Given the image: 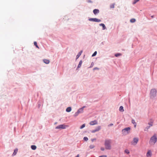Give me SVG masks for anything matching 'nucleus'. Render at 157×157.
<instances>
[{"label": "nucleus", "instance_id": "46", "mask_svg": "<svg viewBox=\"0 0 157 157\" xmlns=\"http://www.w3.org/2000/svg\"><path fill=\"white\" fill-rule=\"evenodd\" d=\"M153 17H154V16H151V17L152 18H153Z\"/></svg>", "mask_w": 157, "mask_h": 157}, {"label": "nucleus", "instance_id": "14", "mask_svg": "<svg viewBox=\"0 0 157 157\" xmlns=\"http://www.w3.org/2000/svg\"><path fill=\"white\" fill-rule=\"evenodd\" d=\"M82 50L81 51H80L77 54V55L76 56V59H78L79 57L81 56V55L82 53Z\"/></svg>", "mask_w": 157, "mask_h": 157}, {"label": "nucleus", "instance_id": "11", "mask_svg": "<svg viewBox=\"0 0 157 157\" xmlns=\"http://www.w3.org/2000/svg\"><path fill=\"white\" fill-rule=\"evenodd\" d=\"M93 12L95 15H96V14L99 13V10L98 9H95L93 10Z\"/></svg>", "mask_w": 157, "mask_h": 157}, {"label": "nucleus", "instance_id": "28", "mask_svg": "<svg viewBox=\"0 0 157 157\" xmlns=\"http://www.w3.org/2000/svg\"><path fill=\"white\" fill-rule=\"evenodd\" d=\"M140 0H134L133 2H132V4H135L137 2H138Z\"/></svg>", "mask_w": 157, "mask_h": 157}, {"label": "nucleus", "instance_id": "24", "mask_svg": "<svg viewBox=\"0 0 157 157\" xmlns=\"http://www.w3.org/2000/svg\"><path fill=\"white\" fill-rule=\"evenodd\" d=\"M79 113L77 111V112H76L75 114H74V116L75 117H77V116H78V115L79 114Z\"/></svg>", "mask_w": 157, "mask_h": 157}, {"label": "nucleus", "instance_id": "39", "mask_svg": "<svg viewBox=\"0 0 157 157\" xmlns=\"http://www.w3.org/2000/svg\"><path fill=\"white\" fill-rule=\"evenodd\" d=\"M99 157H107V156L106 155H102L100 156Z\"/></svg>", "mask_w": 157, "mask_h": 157}, {"label": "nucleus", "instance_id": "33", "mask_svg": "<svg viewBox=\"0 0 157 157\" xmlns=\"http://www.w3.org/2000/svg\"><path fill=\"white\" fill-rule=\"evenodd\" d=\"M124 151L127 154H128L129 153V151L128 150H127V149H126Z\"/></svg>", "mask_w": 157, "mask_h": 157}, {"label": "nucleus", "instance_id": "23", "mask_svg": "<svg viewBox=\"0 0 157 157\" xmlns=\"http://www.w3.org/2000/svg\"><path fill=\"white\" fill-rule=\"evenodd\" d=\"M34 45L36 46V47L38 48H39V47H38V46L37 45V42L36 41H35L34 42Z\"/></svg>", "mask_w": 157, "mask_h": 157}, {"label": "nucleus", "instance_id": "34", "mask_svg": "<svg viewBox=\"0 0 157 157\" xmlns=\"http://www.w3.org/2000/svg\"><path fill=\"white\" fill-rule=\"evenodd\" d=\"M99 70V68L98 67H94V69H93V70Z\"/></svg>", "mask_w": 157, "mask_h": 157}, {"label": "nucleus", "instance_id": "16", "mask_svg": "<svg viewBox=\"0 0 157 157\" xmlns=\"http://www.w3.org/2000/svg\"><path fill=\"white\" fill-rule=\"evenodd\" d=\"M43 60L44 62L47 64H48L50 62V61L48 59H44Z\"/></svg>", "mask_w": 157, "mask_h": 157}, {"label": "nucleus", "instance_id": "38", "mask_svg": "<svg viewBox=\"0 0 157 157\" xmlns=\"http://www.w3.org/2000/svg\"><path fill=\"white\" fill-rule=\"evenodd\" d=\"M96 140V139H91V141L92 142H94V140Z\"/></svg>", "mask_w": 157, "mask_h": 157}, {"label": "nucleus", "instance_id": "15", "mask_svg": "<svg viewBox=\"0 0 157 157\" xmlns=\"http://www.w3.org/2000/svg\"><path fill=\"white\" fill-rule=\"evenodd\" d=\"M82 60H80L79 63V64L78 65V66L77 67V69L78 68H79L81 67L82 64Z\"/></svg>", "mask_w": 157, "mask_h": 157}, {"label": "nucleus", "instance_id": "45", "mask_svg": "<svg viewBox=\"0 0 157 157\" xmlns=\"http://www.w3.org/2000/svg\"><path fill=\"white\" fill-rule=\"evenodd\" d=\"M101 44H104V43H103V42H101Z\"/></svg>", "mask_w": 157, "mask_h": 157}, {"label": "nucleus", "instance_id": "21", "mask_svg": "<svg viewBox=\"0 0 157 157\" xmlns=\"http://www.w3.org/2000/svg\"><path fill=\"white\" fill-rule=\"evenodd\" d=\"M136 21V20L134 18H132L130 20V22L131 23H134Z\"/></svg>", "mask_w": 157, "mask_h": 157}, {"label": "nucleus", "instance_id": "10", "mask_svg": "<svg viewBox=\"0 0 157 157\" xmlns=\"http://www.w3.org/2000/svg\"><path fill=\"white\" fill-rule=\"evenodd\" d=\"M98 124V122L97 121L94 120L93 121L90 122V124L91 125H93L95 124Z\"/></svg>", "mask_w": 157, "mask_h": 157}, {"label": "nucleus", "instance_id": "4", "mask_svg": "<svg viewBox=\"0 0 157 157\" xmlns=\"http://www.w3.org/2000/svg\"><path fill=\"white\" fill-rule=\"evenodd\" d=\"M130 128L129 127L124 128L122 130V134L124 135L128 134L130 132Z\"/></svg>", "mask_w": 157, "mask_h": 157}, {"label": "nucleus", "instance_id": "20", "mask_svg": "<svg viewBox=\"0 0 157 157\" xmlns=\"http://www.w3.org/2000/svg\"><path fill=\"white\" fill-rule=\"evenodd\" d=\"M31 148L33 150H35L36 148V147L34 145H32L31 146Z\"/></svg>", "mask_w": 157, "mask_h": 157}, {"label": "nucleus", "instance_id": "25", "mask_svg": "<svg viewBox=\"0 0 157 157\" xmlns=\"http://www.w3.org/2000/svg\"><path fill=\"white\" fill-rule=\"evenodd\" d=\"M17 150H15L14 151L13 153V155H16L17 152Z\"/></svg>", "mask_w": 157, "mask_h": 157}, {"label": "nucleus", "instance_id": "40", "mask_svg": "<svg viewBox=\"0 0 157 157\" xmlns=\"http://www.w3.org/2000/svg\"><path fill=\"white\" fill-rule=\"evenodd\" d=\"M87 2H88V3H92V2L90 0H88L87 1Z\"/></svg>", "mask_w": 157, "mask_h": 157}, {"label": "nucleus", "instance_id": "30", "mask_svg": "<svg viewBox=\"0 0 157 157\" xmlns=\"http://www.w3.org/2000/svg\"><path fill=\"white\" fill-rule=\"evenodd\" d=\"M83 140L86 141H87L88 140V139L87 137H85L83 138Z\"/></svg>", "mask_w": 157, "mask_h": 157}, {"label": "nucleus", "instance_id": "37", "mask_svg": "<svg viewBox=\"0 0 157 157\" xmlns=\"http://www.w3.org/2000/svg\"><path fill=\"white\" fill-rule=\"evenodd\" d=\"M113 124L111 123V124H109V125H108V127H109V126H113Z\"/></svg>", "mask_w": 157, "mask_h": 157}, {"label": "nucleus", "instance_id": "3", "mask_svg": "<svg viewBox=\"0 0 157 157\" xmlns=\"http://www.w3.org/2000/svg\"><path fill=\"white\" fill-rule=\"evenodd\" d=\"M157 141V137L155 134L152 136L150 140L149 143L150 144H155Z\"/></svg>", "mask_w": 157, "mask_h": 157}, {"label": "nucleus", "instance_id": "7", "mask_svg": "<svg viewBox=\"0 0 157 157\" xmlns=\"http://www.w3.org/2000/svg\"><path fill=\"white\" fill-rule=\"evenodd\" d=\"M66 126L64 124H60L56 126L55 128L56 129H64L66 128Z\"/></svg>", "mask_w": 157, "mask_h": 157}, {"label": "nucleus", "instance_id": "6", "mask_svg": "<svg viewBox=\"0 0 157 157\" xmlns=\"http://www.w3.org/2000/svg\"><path fill=\"white\" fill-rule=\"evenodd\" d=\"M90 21L99 22L101 21V20L97 18H90L88 19Z\"/></svg>", "mask_w": 157, "mask_h": 157}, {"label": "nucleus", "instance_id": "31", "mask_svg": "<svg viewBox=\"0 0 157 157\" xmlns=\"http://www.w3.org/2000/svg\"><path fill=\"white\" fill-rule=\"evenodd\" d=\"M114 4H113L110 5V8H114Z\"/></svg>", "mask_w": 157, "mask_h": 157}, {"label": "nucleus", "instance_id": "18", "mask_svg": "<svg viewBox=\"0 0 157 157\" xmlns=\"http://www.w3.org/2000/svg\"><path fill=\"white\" fill-rule=\"evenodd\" d=\"M119 111L121 112H124V108L123 106H121L119 108Z\"/></svg>", "mask_w": 157, "mask_h": 157}, {"label": "nucleus", "instance_id": "44", "mask_svg": "<svg viewBox=\"0 0 157 157\" xmlns=\"http://www.w3.org/2000/svg\"><path fill=\"white\" fill-rule=\"evenodd\" d=\"M57 122H56L54 123V124H57Z\"/></svg>", "mask_w": 157, "mask_h": 157}, {"label": "nucleus", "instance_id": "19", "mask_svg": "<svg viewBox=\"0 0 157 157\" xmlns=\"http://www.w3.org/2000/svg\"><path fill=\"white\" fill-rule=\"evenodd\" d=\"M132 123L134 125V127H136V123L135 122V121L133 119L132 120Z\"/></svg>", "mask_w": 157, "mask_h": 157}, {"label": "nucleus", "instance_id": "35", "mask_svg": "<svg viewBox=\"0 0 157 157\" xmlns=\"http://www.w3.org/2000/svg\"><path fill=\"white\" fill-rule=\"evenodd\" d=\"M105 148H104V147H101V150L102 151H104L105 150Z\"/></svg>", "mask_w": 157, "mask_h": 157}, {"label": "nucleus", "instance_id": "41", "mask_svg": "<svg viewBox=\"0 0 157 157\" xmlns=\"http://www.w3.org/2000/svg\"><path fill=\"white\" fill-rule=\"evenodd\" d=\"M94 63H91V66H90V67H93V65H94Z\"/></svg>", "mask_w": 157, "mask_h": 157}, {"label": "nucleus", "instance_id": "8", "mask_svg": "<svg viewBox=\"0 0 157 157\" xmlns=\"http://www.w3.org/2000/svg\"><path fill=\"white\" fill-rule=\"evenodd\" d=\"M101 129V126H97L95 129L92 130L91 131V132L92 133H94L98 131Z\"/></svg>", "mask_w": 157, "mask_h": 157}, {"label": "nucleus", "instance_id": "26", "mask_svg": "<svg viewBox=\"0 0 157 157\" xmlns=\"http://www.w3.org/2000/svg\"><path fill=\"white\" fill-rule=\"evenodd\" d=\"M94 147H95L94 145H90V146H89V148L91 149H92L94 148Z\"/></svg>", "mask_w": 157, "mask_h": 157}, {"label": "nucleus", "instance_id": "9", "mask_svg": "<svg viewBox=\"0 0 157 157\" xmlns=\"http://www.w3.org/2000/svg\"><path fill=\"white\" fill-rule=\"evenodd\" d=\"M86 106H83L81 108H79L78 110L77 111L79 113H82L84 112V108H86Z\"/></svg>", "mask_w": 157, "mask_h": 157}, {"label": "nucleus", "instance_id": "2", "mask_svg": "<svg viewBox=\"0 0 157 157\" xmlns=\"http://www.w3.org/2000/svg\"><path fill=\"white\" fill-rule=\"evenodd\" d=\"M157 91L155 89L151 90L150 93V97L151 99H153L156 96Z\"/></svg>", "mask_w": 157, "mask_h": 157}, {"label": "nucleus", "instance_id": "22", "mask_svg": "<svg viewBox=\"0 0 157 157\" xmlns=\"http://www.w3.org/2000/svg\"><path fill=\"white\" fill-rule=\"evenodd\" d=\"M150 127V126H147L146 128H145L144 129V131H148V129Z\"/></svg>", "mask_w": 157, "mask_h": 157}, {"label": "nucleus", "instance_id": "42", "mask_svg": "<svg viewBox=\"0 0 157 157\" xmlns=\"http://www.w3.org/2000/svg\"><path fill=\"white\" fill-rule=\"evenodd\" d=\"M75 157H79V154H78V155H77L75 156Z\"/></svg>", "mask_w": 157, "mask_h": 157}, {"label": "nucleus", "instance_id": "5", "mask_svg": "<svg viewBox=\"0 0 157 157\" xmlns=\"http://www.w3.org/2000/svg\"><path fill=\"white\" fill-rule=\"evenodd\" d=\"M139 141V139L137 137H135L133 139V140L131 142L132 145H135Z\"/></svg>", "mask_w": 157, "mask_h": 157}, {"label": "nucleus", "instance_id": "1", "mask_svg": "<svg viewBox=\"0 0 157 157\" xmlns=\"http://www.w3.org/2000/svg\"><path fill=\"white\" fill-rule=\"evenodd\" d=\"M112 140L110 139L106 140L105 141L104 145L105 149L107 150H110L112 149Z\"/></svg>", "mask_w": 157, "mask_h": 157}, {"label": "nucleus", "instance_id": "12", "mask_svg": "<svg viewBox=\"0 0 157 157\" xmlns=\"http://www.w3.org/2000/svg\"><path fill=\"white\" fill-rule=\"evenodd\" d=\"M151 155V152L150 150H148L146 156L147 157H150Z\"/></svg>", "mask_w": 157, "mask_h": 157}, {"label": "nucleus", "instance_id": "29", "mask_svg": "<svg viewBox=\"0 0 157 157\" xmlns=\"http://www.w3.org/2000/svg\"><path fill=\"white\" fill-rule=\"evenodd\" d=\"M97 51H95L94 53L92 54V56L94 57V56H95L97 55Z\"/></svg>", "mask_w": 157, "mask_h": 157}, {"label": "nucleus", "instance_id": "27", "mask_svg": "<svg viewBox=\"0 0 157 157\" xmlns=\"http://www.w3.org/2000/svg\"><path fill=\"white\" fill-rule=\"evenodd\" d=\"M121 53H117L115 55V56L116 57H118V56H121Z\"/></svg>", "mask_w": 157, "mask_h": 157}, {"label": "nucleus", "instance_id": "36", "mask_svg": "<svg viewBox=\"0 0 157 157\" xmlns=\"http://www.w3.org/2000/svg\"><path fill=\"white\" fill-rule=\"evenodd\" d=\"M148 124L149 125V126H150V127L153 125L151 123H148Z\"/></svg>", "mask_w": 157, "mask_h": 157}, {"label": "nucleus", "instance_id": "17", "mask_svg": "<svg viewBox=\"0 0 157 157\" xmlns=\"http://www.w3.org/2000/svg\"><path fill=\"white\" fill-rule=\"evenodd\" d=\"M71 107H67L66 109V111L67 112H69L71 111Z\"/></svg>", "mask_w": 157, "mask_h": 157}, {"label": "nucleus", "instance_id": "13", "mask_svg": "<svg viewBox=\"0 0 157 157\" xmlns=\"http://www.w3.org/2000/svg\"><path fill=\"white\" fill-rule=\"evenodd\" d=\"M100 26H101L102 27V30H105L106 29V28L105 27L104 24L103 23H101L99 24Z\"/></svg>", "mask_w": 157, "mask_h": 157}, {"label": "nucleus", "instance_id": "32", "mask_svg": "<svg viewBox=\"0 0 157 157\" xmlns=\"http://www.w3.org/2000/svg\"><path fill=\"white\" fill-rule=\"evenodd\" d=\"M85 126V124H83L80 127V128L82 129L84 128Z\"/></svg>", "mask_w": 157, "mask_h": 157}, {"label": "nucleus", "instance_id": "43", "mask_svg": "<svg viewBox=\"0 0 157 157\" xmlns=\"http://www.w3.org/2000/svg\"><path fill=\"white\" fill-rule=\"evenodd\" d=\"M40 105L39 104H38V108H39L40 107Z\"/></svg>", "mask_w": 157, "mask_h": 157}]
</instances>
